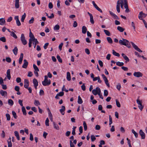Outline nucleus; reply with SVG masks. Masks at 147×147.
<instances>
[{"mask_svg":"<svg viewBox=\"0 0 147 147\" xmlns=\"http://www.w3.org/2000/svg\"><path fill=\"white\" fill-rule=\"evenodd\" d=\"M119 43L121 45H123L126 46L128 48H130L131 45L130 42L124 38H122L119 41Z\"/></svg>","mask_w":147,"mask_h":147,"instance_id":"nucleus-1","label":"nucleus"},{"mask_svg":"<svg viewBox=\"0 0 147 147\" xmlns=\"http://www.w3.org/2000/svg\"><path fill=\"white\" fill-rule=\"evenodd\" d=\"M51 83V81L50 80H48V77L47 76H45V79L42 82V85L44 86H49Z\"/></svg>","mask_w":147,"mask_h":147,"instance_id":"nucleus-2","label":"nucleus"},{"mask_svg":"<svg viewBox=\"0 0 147 147\" xmlns=\"http://www.w3.org/2000/svg\"><path fill=\"white\" fill-rule=\"evenodd\" d=\"M142 15H143L144 18H145L147 16V14L143 13L142 11H141L139 13L138 15L139 19L140 20H142L144 24H145L146 23V22L142 18H143Z\"/></svg>","mask_w":147,"mask_h":147,"instance_id":"nucleus-3","label":"nucleus"},{"mask_svg":"<svg viewBox=\"0 0 147 147\" xmlns=\"http://www.w3.org/2000/svg\"><path fill=\"white\" fill-rule=\"evenodd\" d=\"M20 39L22 44L24 45H25L27 44V41L25 39L24 35L23 34L21 35Z\"/></svg>","mask_w":147,"mask_h":147,"instance_id":"nucleus-4","label":"nucleus"},{"mask_svg":"<svg viewBox=\"0 0 147 147\" xmlns=\"http://www.w3.org/2000/svg\"><path fill=\"white\" fill-rule=\"evenodd\" d=\"M100 91H101L100 89L98 87H97L96 89H94L92 91V92L94 95H96L98 94Z\"/></svg>","mask_w":147,"mask_h":147,"instance_id":"nucleus-5","label":"nucleus"},{"mask_svg":"<svg viewBox=\"0 0 147 147\" xmlns=\"http://www.w3.org/2000/svg\"><path fill=\"white\" fill-rule=\"evenodd\" d=\"M102 76L104 81L105 84L107 85V86L108 87H110V85L109 83V82L108 79H107V77L105 76L104 74H102Z\"/></svg>","mask_w":147,"mask_h":147,"instance_id":"nucleus-6","label":"nucleus"},{"mask_svg":"<svg viewBox=\"0 0 147 147\" xmlns=\"http://www.w3.org/2000/svg\"><path fill=\"white\" fill-rule=\"evenodd\" d=\"M134 76L137 77H142L143 76V74L140 72H135L133 74Z\"/></svg>","mask_w":147,"mask_h":147,"instance_id":"nucleus-7","label":"nucleus"},{"mask_svg":"<svg viewBox=\"0 0 147 147\" xmlns=\"http://www.w3.org/2000/svg\"><path fill=\"white\" fill-rule=\"evenodd\" d=\"M131 44L133 47L135 49L136 51H138L139 52H142V51H141L138 47V46L135 45L133 42H131Z\"/></svg>","mask_w":147,"mask_h":147,"instance_id":"nucleus-8","label":"nucleus"},{"mask_svg":"<svg viewBox=\"0 0 147 147\" xmlns=\"http://www.w3.org/2000/svg\"><path fill=\"white\" fill-rule=\"evenodd\" d=\"M14 19L16 22V24L18 26H20L21 24L19 19V17L18 16H16L14 17Z\"/></svg>","mask_w":147,"mask_h":147,"instance_id":"nucleus-9","label":"nucleus"},{"mask_svg":"<svg viewBox=\"0 0 147 147\" xmlns=\"http://www.w3.org/2000/svg\"><path fill=\"white\" fill-rule=\"evenodd\" d=\"M139 134L141 137V138L142 139H144L145 138V133L142 129L139 131Z\"/></svg>","mask_w":147,"mask_h":147,"instance_id":"nucleus-10","label":"nucleus"},{"mask_svg":"<svg viewBox=\"0 0 147 147\" xmlns=\"http://www.w3.org/2000/svg\"><path fill=\"white\" fill-rule=\"evenodd\" d=\"M109 13L111 16L113 17V18L115 19L119 20V17L115 14L113 13L111 11H109Z\"/></svg>","mask_w":147,"mask_h":147,"instance_id":"nucleus-11","label":"nucleus"},{"mask_svg":"<svg viewBox=\"0 0 147 147\" xmlns=\"http://www.w3.org/2000/svg\"><path fill=\"white\" fill-rule=\"evenodd\" d=\"M24 63L22 66V67L24 68H26L27 67L28 65V62L26 59H24Z\"/></svg>","mask_w":147,"mask_h":147,"instance_id":"nucleus-12","label":"nucleus"},{"mask_svg":"<svg viewBox=\"0 0 147 147\" xmlns=\"http://www.w3.org/2000/svg\"><path fill=\"white\" fill-rule=\"evenodd\" d=\"M65 107L64 106H62L61 109H60L59 111L62 115H64L65 114Z\"/></svg>","mask_w":147,"mask_h":147,"instance_id":"nucleus-13","label":"nucleus"},{"mask_svg":"<svg viewBox=\"0 0 147 147\" xmlns=\"http://www.w3.org/2000/svg\"><path fill=\"white\" fill-rule=\"evenodd\" d=\"M123 58L126 60L125 62L127 63L129 61V59L123 53H122L121 54Z\"/></svg>","mask_w":147,"mask_h":147,"instance_id":"nucleus-14","label":"nucleus"},{"mask_svg":"<svg viewBox=\"0 0 147 147\" xmlns=\"http://www.w3.org/2000/svg\"><path fill=\"white\" fill-rule=\"evenodd\" d=\"M5 18H0V25H3L5 24Z\"/></svg>","mask_w":147,"mask_h":147,"instance_id":"nucleus-15","label":"nucleus"},{"mask_svg":"<svg viewBox=\"0 0 147 147\" xmlns=\"http://www.w3.org/2000/svg\"><path fill=\"white\" fill-rule=\"evenodd\" d=\"M23 57V54L21 53L20 55V57L19 60V63L20 64H21L22 63Z\"/></svg>","mask_w":147,"mask_h":147,"instance_id":"nucleus-16","label":"nucleus"},{"mask_svg":"<svg viewBox=\"0 0 147 147\" xmlns=\"http://www.w3.org/2000/svg\"><path fill=\"white\" fill-rule=\"evenodd\" d=\"M19 0H15V6L16 9L18 8L19 7Z\"/></svg>","mask_w":147,"mask_h":147,"instance_id":"nucleus-17","label":"nucleus"},{"mask_svg":"<svg viewBox=\"0 0 147 147\" xmlns=\"http://www.w3.org/2000/svg\"><path fill=\"white\" fill-rule=\"evenodd\" d=\"M87 30V29L85 26H83L82 27V32L83 34L86 33Z\"/></svg>","mask_w":147,"mask_h":147,"instance_id":"nucleus-18","label":"nucleus"},{"mask_svg":"<svg viewBox=\"0 0 147 147\" xmlns=\"http://www.w3.org/2000/svg\"><path fill=\"white\" fill-rule=\"evenodd\" d=\"M7 78L10 80L11 78V76L10 74V69H8L7 70Z\"/></svg>","mask_w":147,"mask_h":147,"instance_id":"nucleus-19","label":"nucleus"},{"mask_svg":"<svg viewBox=\"0 0 147 147\" xmlns=\"http://www.w3.org/2000/svg\"><path fill=\"white\" fill-rule=\"evenodd\" d=\"M39 43L38 42V41L37 39H35L34 40H33V42L32 43L33 45H34V48H35L36 45L37 44H38Z\"/></svg>","mask_w":147,"mask_h":147,"instance_id":"nucleus-20","label":"nucleus"},{"mask_svg":"<svg viewBox=\"0 0 147 147\" xmlns=\"http://www.w3.org/2000/svg\"><path fill=\"white\" fill-rule=\"evenodd\" d=\"M67 79L68 81H69L71 80L70 74L69 72H67Z\"/></svg>","mask_w":147,"mask_h":147,"instance_id":"nucleus-21","label":"nucleus"},{"mask_svg":"<svg viewBox=\"0 0 147 147\" xmlns=\"http://www.w3.org/2000/svg\"><path fill=\"white\" fill-rule=\"evenodd\" d=\"M0 94L2 96H4L5 95H7V92L5 91H4L3 90H1L0 91Z\"/></svg>","mask_w":147,"mask_h":147,"instance_id":"nucleus-22","label":"nucleus"},{"mask_svg":"<svg viewBox=\"0 0 147 147\" xmlns=\"http://www.w3.org/2000/svg\"><path fill=\"white\" fill-rule=\"evenodd\" d=\"M117 30L120 32H122L125 30V29L120 26H118L117 27Z\"/></svg>","mask_w":147,"mask_h":147,"instance_id":"nucleus-23","label":"nucleus"},{"mask_svg":"<svg viewBox=\"0 0 147 147\" xmlns=\"http://www.w3.org/2000/svg\"><path fill=\"white\" fill-rule=\"evenodd\" d=\"M124 7L126 9L125 12L126 13H128L129 11V9L128 8V4H124Z\"/></svg>","mask_w":147,"mask_h":147,"instance_id":"nucleus-24","label":"nucleus"},{"mask_svg":"<svg viewBox=\"0 0 147 147\" xmlns=\"http://www.w3.org/2000/svg\"><path fill=\"white\" fill-rule=\"evenodd\" d=\"M29 37L30 38L29 39L34 40L36 39L35 38L34 35L32 34L30 30V31L29 34Z\"/></svg>","mask_w":147,"mask_h":147,"instance_id":"nucleus-25","label":"nucleus"},{"mask_svg":"<svg viewBox=\"0 0 147 147\" xmlns=\"http://www.w3.org/2000/svg\"><path fill=\"white\" fill-rule=\"evenodd\" d=\"M33 83L34 86H37L38 85V82L37 80L35 78H34L33 79Z\"/></svg>","mask_w":147,"mask_h":147,"instance_id":"nucleus-26","label":"nucleus"},{"mask_svg":"<svg viewBox=\"0 0 147 147\" xmlns=\"http://www.w3.org/2000/svg\"><path fill=\"white\" fill-rule=\"evenodd\" d=\"M18 49L16 47L13 50V53L16 55L18 53Z\"/></svg>","mask_w":147,"mask_h":147,"instance_id":"nucleus-27","label":"nucleus"},{"mask_svg":"<svg viewBox=\"0 0 147 147\" xmlns=\"http://www.w3.org/2000/svg\"><path fill=\"white\" fill-rule=\"evenodd\" d=\"M78 102L79 104H81L83 102L82 99L80 96H79L78 97Z\"/></svg>","mask_w":147,"mask_h":147,"instance_id":"nucleus-28","label":"nucleus"},{"mask_svg":"<svg viewBox=\"0 0 147 147\" xmlns=\"http://www.w3.org/2000/svg\"><path fill=\"white\" fill-rule=\"evenodd\" d=\"M10 35L11 36H13L15 39H17V36L16 34L13 31L10 32Z\"/></svg>","mask_w":147,"mask_h":147,"instance_id":"nucleus-29","label":"nucleus"},{"mask_svg":"<svg viewBox=\"0 0 147 147\" xmlns=\"http://www.w3.org/2000/svg\"><path fill=\"white\" fill-rule=\"evenodd\" d=\"M107 39L108 42L110 44H112L113 41L111 38L110 37H108L107 38Z\"/></svg>","mask_w":147,"mask_h":147,"instance_id":"nucleus-30","label":"nucleus"},{"mask_svg":"<svg viewBox=\"0 0 147 147\" xmlns=\"http://www.w3.org/2000/svg\"><path fill=\"white\" fill-rule=\"evenodd\" d=\"M53 124L54 126V127L55 129L58 130L59 129V127L58 125L56 124L55 122H53Z\"/></svg>","mask_w":147,"mask_h":147,"instance_id":"nucleus-31","label":"nucleus"},{"mask_svg":"<svg viewBox=\"0 0 147 147\" xmlns=\"http://www.w3.org/2000/svg\"><path fill=\"white\" fill-rule=\"evenodd\" d=\"M132 132L134 134V135L136 138H137L138 136V134L136 132L134 129H132L131 130Z\"/></svg>","mask_w":147,"mask_h":147,"instance_id":"nucleus-32","label":"nucleus"},{"mask_svg":"<svg viewBox=\"0 0 147 147\" xmlns=\"http://www.w3.org/2000/svg\"><path fill=\"white\" fill-rule=\"evenodd\" d=\"M116 65L119 66H122L124 65V63L122 62L117 61L116 63Z\"/></svg>","mask_w":147,"mask_h":147,"instance_id":"nucleus-33","label":"nucleus"},{"mask_svg":"<svg viewBox=\"0 0 147 147\" xmlns=\"http://www.w3.org/2000/svg\"><path fill=\"white\" fill-rule=\"evenodd\" d=\"M113 52V55L115 56H116L117 57H119L120 56V55L119 54L116 52L114 50H112Z\"/></svg>","mask_w":147,"mask_h":147,"instance_id":"nucleus-34","label":"nucleus"},{"mask_svg":"<svg viewBox=\"0 0 147 147\" xmlns=\"http://www.w3.org/2000/svg\"><path fill=\"white\" fill-rule=\"evenodd\" d=\"M8 103L9 105L12 106L13 104V102L12 100L10 99L8 100Z\"/></svg>","mask_w":147,"mask_h":147,"instance_id":"nucleus-35","label":"nucleus"},{"mask_svg":"<svg viewBox=\"0 0 147 147\" xmlns=\"http://www.w3.org/2000/svg\"><path fill=\"white\" fill-rule=\"evenodd\" d=\"M26 14L25 13H24V14L22 15L21 19V21L22 22H24V20L26 18Z\"/></svg>","mask_w":147,"mask_h":147,"instance_id":"nucleus-36","label":"nucleus"},{"mask_svg":"<svg viewBox=\"0 0 147 147\" xmlns=\"http://www.w3.org/2000/svg\"><path fill=\"white\" fill-rule=\"evenodd\" d=\"M22 111L23 112V114L24 115H26V110L25 107L24 106L22 107Z\"/></svg>","mask_w":147,"mask_h":147,"instance_id":"nucleus-37","label":"nucleus"},{"mask_svg":"<svg viewBox=\"0 0 147 147\" xmlns=\"http://www.w3.org/2000/svg\"><path fill=\"white\" fill-rule=\"evenodd\" d=\"M83 125L84 126V130L85 131H86L87 130V126L86 123L85 121H83Z\"/></svg>","mask_w":147,"mask_h":147,"instance_id":"nucleus-38","label":"nucleus"},{"mask_svg":"<svg viewBox=\"0 0 147 147\" xmlns=\"http://www.w3.org/2000/svg\"><path fill=\"white\" fill-rule=\"evenodd\" d=\"M104 32L108 36H110V32L108 30H104Z\"/></svg>","mask_w":147,"mask_h":147,"instance_id":"nucleus-39","label":"nucleus"},{"mask_svg":"<svg viewBox=\"0 0 147 147\" xmlns=\"http://www.w3.org/2000/svg\"><path fill=\"white\" fill-rule=\"evenodd\" d=\"M33 67L34 69L35 70V71H39V69L34 64L33 65Z\"/></svg>","mask_w":147,"mask_h":147,"instance_id":"nucleus-40","label":"nucleus"},{"mask_svg":"<svg viewBox=\"0 0 147 147\" xmlns=\"http://www.w3.org/2000/svg\"><path fill=\"white\" fill-rule=\"evenodd\" d=\"M12 113L14 118L15 119H16L17 117V116L16 113L14 111H12Z\"/></svg>","mask_w":147,"mask_h":147,"instance_id":"nucleus-41","label":"nucleus"},{"mask_svg":"<svg viewBox=\"0 0 147 147\" xmlns=\"http://www.w3.org/2000/svg\"><path fill=\"white\" fill-rule=\"evenodd\" d=\"M60 28L59 26L58 25H56L54 28V29L55 30H58Z\"/></svg>","mask_w":147,"mask_h":147,"instance_id":"nucleus-42","label":"nucleus"},{"mask_svg":"<svg viewBox=\"0 0 147 147\" xmlns=\"http://www.w3.org/2000/svg\"><path fill=\"white\" fill-rule=\"evenodd\" d=\"M34 104L36 106L40 105L39 102L38 100H35L34 101Z\"/></svg>","mask_w":147,"mask_h":147,"instance_id":"nucleus-43","label":"nucleus"},{"mask_svg":"<svg viewBox=\"0 0 147 147\" xmlns=\"http://www.w3.org/2000/svg\"><path fill=\"white\" fill-rule=\"evenodd\" d=\"M57 59L58 61L60 63H62V59L60 58V56L58 55L57 57Z\"/></svg>","mask_w":147,"mask_h":147,"instance_id":"nucleus-44","label":"nucleus"},{"mask_svg":"<svg viewBox=\"0 0 147 147\" xmlns=\"http://www.w3.org/2000/svg\"><path fill=\"white\" fill-rule=\"evenodd\" d=\"M0 40L3 42H5L6 41L5 38V37H2L0 38Z\"/></svg>","mask_w":147,"mask_h":147,"instance_id":"nucleus-45","label":"nucleus"},{"mask_svg":"<svg viewBox=\"0 0 147 147\" xmlns=\"http://www.w3.org/2000/svg\"><path fill=\"white\" fill-rule=\"evenodd\" d=\"M116 102L117 106L118 107H121V105L119 101L117 99L116 100Z\"/></svg>","mask_w":147,"mask_h":147,"instance_id":"nucleus-46","label":"nucleus"},{"mask_svg":"<svg viewBox=\"0 0 147 147\" xmlns=\"http://www.w3.org/2000/svg\"><path fill=\"white\" fill-rule=\"evenodd\" d=\"M6 117L7 120V121H9L10 120V117L9 114L8 113H7L6 115Z\"/></svg>","mask_w":147,"mask_h":147,"instance_id":"nucleus-47","label":"nucleus"},{"mask_svg":"<svg viewBox=\"0 0 147 147\" xmlns=\"http://www.w3.org/2000/svg\"><path fill=\"white\" fill-rule=\"evenodd\" d=\"M91 141L92 142H94L96 140V138H95L94 136L92 135L91 136Z\"/></svg>","mask_w":147,"mask_h":147,"instance_id":"nucleus-48","label":"nucleus"},{"mask_svg":"<svg viewBox=\"0 0 147 147\" xmlns=\"http://www.w3.org/2000/svg\"><path fill=\"white\" fill-rule=\"evenodd\" d=\"M33 41V40L32 39H29V47H31L32 46V42Z\"/></svg>","mask_w":147,"mask_h":147,"instance_id":"nucleus-49","label":"nucleus"},{"mask_svg":"<svg viewBox=\"0 0 147 147\" xmlns=\"http://www.w3.org/2000/svg\"><path fill=\"white\" fill-rule=\"evenodd\" d=\"M108 91L106 90H104V95L105 96H107L108 95Z\"/></svg>","mask_w":147,"mask_h":147,"instance_id":"nucleus-50","label":"nucleus"},{"mask_svg":"<svg viewBox=\"0 0 147 147\" xmlns=\"http://www.w3.org/2000/svg\"><path fill=\"white\" fill-rule=\"evenodd\" d=\"M90 22L92 24L94 23V21L93 20V16L90 17Z\"/></svg>","mask_w":147,"mask_h":147,"instance_id":"nucleus-51","label":"nucleus"},{"mask_svg":"<svg viewBox=\"0 0 147 147\" xmlns=\"http://www.w3.org/2000/svg\"><path fill=\"white\" fill-rule=\"evenodd\" d=\"M7 141L8 144V147H12V144L11 141H9V140H8Z\"/></svg>","mask_w":147,"mask_h":147,"instance_id":"nucleus-52","label":"nucleus"},{"mask_svg":"<svg viewBox=\"0 0 147 147\" xmlns=\"http://www.w3.org/2000/svg\"><path fill=\"white\" fill-rule=\"evenodd\" d=\"M136 102L137 103L138 105L142 104V101H140L138 98V99L137 100Z\"/></svg>","mask_w":147,"mask_h":147,"instance_id":"nucleus-53","label":"nucleus"},{"mask_svg":"<svg viewBox=\"0 0 147 147\" xmlns=\"http://www.w3.org/2000/svg\"><path fill=\"white\" fill-rule=\"evenodd\" d=\"M85 52L88 55H89L90 54V51L88 49L86 48L85 49Z\"/></svg>","mask_w":147,"mask_h":147,"instance_id":"nucleus-54","label":"nucleus"},{"mask_svg":"<svg viewBox=\"0 0 147 147\" xmlns=\"http://www.w3.org/2000/svg\"><path fill=\"white\" fill-rule=\"evenodd\" d=\"M16 81L18 83H20L21 82V79L20 77H18L16 79Z\"/></svg>","mask_w":147,"mask_h":147,"instance_id":"nucleus-55","label":"nucleus"},{"mask_svg":"<svg viewBox=\"0 0 147 147\" xmlns=\"http://www.w3.org/2000/svg\"><path fill=\"white\" fill-rule=\"evenodd\" d=\"M117 88L119 90H120V88H121V84L119 83H118L117 86Z\"/></svg>","mask_w":147,"mask_h":147,"instance_id":"nucleus-56","label":"nucleus"},{"mask_svg":"<svg viewBox=\"0 0 147 147\" xmlns=\"http://www.w3.org/2000/svg\"><path fill=\"white\" fill-rule=\"evenodd\" d=\"M49 120L48 118H47L45 121V125L47 126H49Z\"/></svg>","mask_w":147,"mask_h":147,"instance_id":"nucleus-57","label":"nucleus"},{"mask_svg":"<svg viewBox=\"0 0 147 147\" xmlns=\"http://www.w3.org/2000/svg\"><path fill=\"white\" fill-rule=\"evenodd\" d=\"M34 20V18L33 17H32L31 19L29 21V24H31L33 22Z\"/></svg>","mask_w":147,"mask_h":147,"instance_id":"nucleus-58","label":"nucleus"},{"mask_svg":"<svg viewBox=\"0 0 147 147\" xmlns=\"http://www.w3.org/2000/svg\"><path fill=\"white\" fill-rule=\"evenodd\" d=\"M109 125H111L112 123V120L110 115H109Z\"/></svg>","mask_w":147,"mask_h":147,"instance_id":"nucleus-59","label":"nucleus"},{"mask_svg":"<svg viewBox=\"0 0 147 147\" xmlns=\"http://www.w3.org/2000/svg\"><path fill=\"white\" fill-rule=\"evenodd\" d=\"M6 61L8 63H10L11 61V58L9 57H7L6 58Z\"/></svg>","mask_w":147,"mask_h":147,"instance_id":"nucleus-60","label":"nucleus"},{"mask_svg":"<svg viewBox=\"0 0 147 147\" xmlns=\"http://www.w3.org/2000/svg\"><path fill=\"white\" fill-rule=\"evenodd\" d=\"M98 62L100 66L101 67H102L103 66V63L101 61L99 60L98 61Z\"/></svg>","mask_w":147,"mask_h":147,"instance_id":"nucleus-61","label":"nucleus"},{"mask_svg":"<svg viewBox=\"0 0 147 147\" xmlns=\"http://www.w3.org/2000/svg\"><path fill=\"white\" fill-rule=\"evenodd\" d=\"M81 87L82 90L83 91H85L86 90V86L84 84H83V85L81 86Z\"/></svg>","mask_w":147,"mask_h":147,"instance_id":"nucleus-62","label":"nucleus"},{"mask_svg":"<svg viewBox=\"0 0 147 147\" xmlns=\"http://www.w3.org/2000/svg\"><path fill=\"white\" fill-rule=\"evenodd\" d=\"M58 95H59V96H61L63 95L64 94V93L62 91L59 92L58 94H57Z\"/></svg>","mask_w":147,"mask_h":147,"instance_id":"nucleus-63","label":"nucleus"},{"mask_svg":"<svg viewBox=\"0 0 147 147\" xmlns=\"http://www.w3.org/2000/svg\"><path fill=\"white\" fill-rule=\"evenodd\" d=\"M14 89L17 92H18L19 91L20 87L18 86H15Z\"/></svg>","mask_w":147,"mask_h":147,"instance_id":"nucleus-64","label":"nucleus"}]
</instances>
